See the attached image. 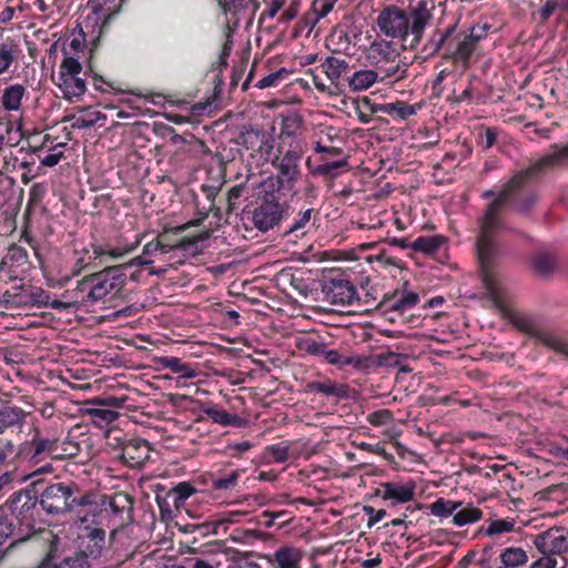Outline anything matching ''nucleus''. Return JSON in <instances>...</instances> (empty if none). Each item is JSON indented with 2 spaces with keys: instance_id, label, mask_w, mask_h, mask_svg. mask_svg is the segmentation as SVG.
<instances>
[{
  "instance_id": "1",
  "label": "nucleus",
  "mask_w": 568,
  "mask_h": 568,
  "mask_svg": "<svg viewBox=\"0 0 568 568\" xmlns=\"http://www.w3.org/2000/svg\"><path fill=\"white\" fill-rule=\"evenodd\" d=\"M568 160V143L552 144L550 152L528 168L517 172L499 192L486 190L481 199L489 201L478 217V234L476 239V255L483 282L488 286L491 281L495 261L499 254V243L496 235L508 230L504 214L509 207L518 214L528 215L536 204V194L525 185L527 181L560 166Z\"/></svg>"
},
{
  "instance_id": "2",
  "label": "nucleus",
  "mask_w": 568,
  "mask_h": 568,
  "mask_svg": "<svg viewBox=\"0 0 568 568\" xmlns=\"http://www.w3.org/2000/svg\"><path fill=\"white\" fill-rule=\"evenodd\" d=\"M435 9L436 0H409L406 8L387 4L379 11L376 24L381 33L398 40L404 49L416 50Z\"/></svg>"
},
{
  "instance_id": "3",
  "label": "nucleus",
  "mask_w": 568,
  "mask_h": 568,
  "mask_svg": "<svg viewBox=\"0 0 568 568\" xmlns=\"http://www.w3.org/2000/svg\"><path fill=\"white\" fill-rule=\"evenodd\" d=\"M37 486L28 485L18 491H14L3 505L0 506V516L11 521L18 531V541H27L36 535L45 537L43 531L48 529H37L38 515Z\"/></svg>"
},
{
  "instance_id": "4",
  "label": "nucleus",
  "mask_w": 568,
  "mask_h": 568,
  "mask_svg": "<svg viewBox=\"0 0 568 568\" xmlns=\"http://www.w3.org/2000/svg\"><path fill=\"white\" fill-rule=\"evenodd\" d=\"M297 347L300 351L344 371L348 368L364 369L369 367L372 362L369 356L355 354L347 347H333L332 343L321 335H308L300 338Z\"/></svg>"
},
{
  "instance_id": "5",
  "label": "nucleus",
  "mask_w": 568,
  "mask_h": 568,
  "mask_svg": "<svg viewBox=\"0 0 568 568\" xmlns=\"http://www.w3.org/2000/svg\"><path fill=\"white\" fill-rule=\"evenodd\" d=\"M206 193V197L209 200V207H203V211L199 210L200 217L195 221L182 225H178L174 227H164L162 232L158 234V239L163 247L164 253H170L174 250H183L187 251L194 245H196L200 241L205 240L209 235L207 233H199L196 235L186 236L183 233L189 229L190 225H200L203 221L209 216L210 213L216 219V223L222 219V211L220 207L214 204L215 192L212 187H202Z\"/></svg>"
},
{
  "instance_id": "6",
  "label": "nucleus",
  "mask_w": 568,
  "mask_h": 568,
  "mask_svg": "<svg viewBox=\"0 0 568 568\" xmlns=\"http://www.w3.org/2000/svg\"><path fill=\"white\" fill-rule=\"evenodd\" d=\"M301 160L302 151L297 145L288 148L278 145L276 154L271 161L276 170V175L265 182L267 187L274 186L284 196H295L297 194L296 183L302 174Z\"/></svg>"
},
{
  "instance_id": "7",
  "label": "nucleus",
  "mask_w": 568,
  "mask_h": 568,
  "mask_svg": "<svg viewBox=\"0 0 568 568\" xmlns=\"http://www.w3.org/2000/svg\"><path fill=\"white\" fill-rule=\"evenodd\" d=\"M292 197L284 196L274 186L267 187V184L264 183L263 195L258 197L256 206L252 211L254 226L262 232L276 227L278 232L283 219L286 217L290 210L287 201Z\"/></svg>"
},
{
  "instance_id": "8",
  "label": "nucleus",
  "mask_w": 568,
  "mask_h": 568,
  "mask_svg": "<svg viewBox=\"0 0 568 568\" xmlns=\"http://www.w3.org/2000/svg\"><path fill=\"white\" fill-rule=\"evenodd\" d=\"M37 486L38 504L50 516H60L70 513V497L73 483L45 484L42 480L31 483Z\"/></svg>"
},
{
  "instance_id": "9",
  "label": "nucleus",
  "mask_w": 568,
  "mask_h": 568,
  "mask_svg": "<svg viewBox=\"0 0 568 568\" xmlns=\"http://www.w3.org/2000/svg\"><path fill=\"white\" fill-rule=\"evenodd\" d=\"M61 440L57 437H45L39 429L34 430L32 438L19 445L17 458L38 465L48 458L62 459L64 453L60 450Z\"/></svg>"
},
{
  "instance_id": "10",
  "label": "nucleus",
  "mask_w": 568,
  "mask_h": 568,
  "mask_svg": "<svg viewBox=\"0 0 568 568\" xmlns=\"http://www.w3.org/2000/svg\"><path fill=\"white\" fill-rule=\"evenodd\" d=\"M446 33L448 37L442 61L450 62L456 69L467 70L473 63L475 44L466 36V32H456L455 26L447 27Z\"/></svg>"
},
{
  "instance_id": "11",
  "label": "nucleus",
  "mask_w": 568,
  "mask_h": 568,
  "mask_svg": "<svg viewBox=\"0 0 568 568\" xmlns=\"http://www.w3.org/2000/svg\"><path fill=\"white\" fill-rule=\"evenodd\" d=\"M126 264L105 266L102 271L92 273L94 282L91 287V303L102 301L108 295L114 297L121 294L126 281V274L123 272Z\"/></svg>"
},
{
  "instance_id": "12",
  "label": "nucleus",
  "mask_w": 568,
  "mask_h": 568,
  "mask_svg": "<svg viewBox=\"0 0 568 568\" xmlns=\"http://www.w3.org/2000/svg\"><path fill=\"white\" fill-rule=\"evenodd\" d=\"M30 270L31 262L27 248L19 243H10L0 261V281L22 282Z\"/></svg>"
},
{
  "instance_id": "13",
  "label": "nucleus",
  "mask_w": 568,
  "mask_h": 568,
  "mask_svg": "<svg viewBox=\"0 0 568 568\" xmlns=\"http://www.w3.org/2000/svg\"><path fill=\"white\" fill-rule=\"evenodd\" d=\"M43 540L48 542V549L41 560L42 568H90V561L82 552L74 550L65 555L59 562L55 561L60 545V538L51 530L43 531Z\"/></svg>"
},
{
  "instance_id": "14",
  "label": "nucleus",
  "mask_w": 568,
  "mask_h": 568,
  "mask_svg": "<svg viewBox=\"0 0 568 568\" xmlns=\"http://www.w3.org/2000/svg\"><path fill=\"white\" fill-rule=\"evenodd\" d=\"M316 212L308 207L296 212L292 217L288 213L283 219L278 234L287 243L296 244L300 239L306 236L315 226Z\"/></svg>"
},
{
  "instance_id": "15",
  "label": "nucleus",
  "mask_w": 568,
  "mask_h": 568,
  "mask_svg": "<svg viewBox=\"0 0 568 568\" xmlns=\"http://www.w3.org/2000/svg\"><path fill=\"white\" fill-rule=\"evenodd\" d=\"M322 293L325 301L333 305H353L361 302V295L351 281L337 276L325 278L322 284Z\"/></svg>"
},
{
  "instance_id": "16",
  "label": "nucleus",
  "mask_w": 568,
  "mask_h": 568,
  "mask_svg": "<svg viewBox=\"0 0 568 568\" xmlns=\"http://www.w3.org/2000/svg\"><path fill=\"white\" fill-rule=\"evenodd\" d=\"M532 544L541 555H562L568 551V529L551 527L534 536Z\"/></svg>"
},
{
  "instance_id": "17",
  "label": "nucleus",
  "mask_w": 568,
  "mask_h": 568,
  "mask_svg": "<svg viewBox=\"0 0 568 568\" xmlns=\"http://www.w3.org/2000/svg\"><path fill=\"white\" fill-rule=\"evenodd\" d=\"M419 302V295L416 292L405 288H396L393 292L385 293L382 300L376 304L385 315L404 314L415 307Z\"/></svg>"
},
{
  "instance_id": "18",
  "label": "nucleus",
  "mask_w": 568,
  "mask_h": 568,
  "mask_svg": "<svg viewBox=\"0 0 568 568\" xmlns=\"http://www.w3.org/2000/svg\"><path fill=\"white\" fill-rule=\"evenodd\" d=\"M149 442L139 437L124 439L118 454L123 465L130 468H139L150 459Z\"/></svg>"
},
{
  "instance_id": "19",
  "label": "nucleus",
  "mask_w": 568,
  "mask_h": 568,
  "mask_svg": "<svg viewBox=\"0 0 568 568\" xmlns=\"http://www.w3.org/2000/svg\"><path fill=\"white\" fill-rule=\"evenodd\" d=\"M105 549V530L100 527H88L84 534L79 537V551L90 558L97 559Z\"/></svg>"
},
{
  "instance_id": "20",
  "label": "nucleus",
  "mask_w": 568,
  "mask_h": 568,
  "mask_svg": "<svg viewBox=\"0 0 568 568\" xmlns=\"http://www.w3.org/2000/svg\"><path fill=\"white\" fill-rule=\"evenodd\" d=\"M415 487L412 480L405 484L387 481L381 484L376 494L384 500H390L392 505L404 504L414 498Z\"/></svg>"
},
{
  "instance_id": "21",
  "label": "nucleus",
  "mask_w": 568,
  "mask_h": 568,
  "mask_svg": "<svg viewBox=\"0 0 568 568\" xmlns=\"http://www.w3.org/2000/svg\"><path fill=\"white\" fill-rule=\"evenodd\" d=\"M141 243V236L131 243L123 246H111L110 244L92 243L93 258L98 260V265L106 264L111 261H118L128 254L132 253Z\"/></svg>"
},
{
  "instance_id": "22",
  "label": "nucleus",
  "mask_w": 568,
  "mask_h": 568,
  "mask_svg": "<svg viewBox=\"0 0 568 568\" xmlns=\"http://www.w3.org/2000/svg\"><path fill=\"white\" fill-rule=\"evenodd\" d=\"M123 2L124 0H103L102 3L94 6L92 12L88 16L87 28L91 20L98 23L102 19L99 33L105 34L114 17L121 11Z\"/></svg>"
},
{
  "instance_id": "23",
  "label": "nucleus",
  "mask_w": 568,
  "mask_h": 568,
  "mask_svg": "<svg viewBox=\"0 0 568 568\" xmlns=\"http://www.w3.org/2000/svg\"><path fill=\"white\" fill-rule=\"evenodd\" d=\"M307 388L311 393L324 396L334 403L349 397V386L329 378L314 381L308 383Z\"/></svg>"
},
{
  "instance_id": "24",
  "label": "nucleus",
  "mask_w": 568,
  "mask_h": 568,
  "mask_svg": "<svg viewBox=\"0 0 568 568\" xmlns=\"http://www.w3.org/2000/svg\"><path fill=\"white\" fill-rule=\"evenodd\" d=\"M528 554L521 547H506L490 559L493 568H524L528 562Z\"/></svg>"
},
{
  "instance_id": "25",
  "label": "nucleus",
  "mask_w": 568,
  "mask_h": 568,
  "mask_svg": "<svg viewBox=\"0 0 568 568\" xmlns=\"http://www.w3.org/2000/svg\"><path fill=\"white\" fill-rule=\"evenodd\" d=\"M28 413L21 407L4 405L0 407V434L13 428L21 429L26 424Z\"/></svg>"
},
{
  "instance_id": "26",
  "label": "nucleus",
  "mask_w": 568,
  "mask_h": 568,
  "mask_svg": "<svg viewBox=\"0 0 568 568\" xmlns=\"http://www.w3.org/2000/svg\"><path fill=\"white\" fill-rule=\"evenodd\" d=\"M321 163L312 166L311 160H307V165L313 175L324 176L326 179L336 178L341 171L347 168L348 162L346 158H339L336 160H328V156H321Z\"/></svg>"
},
{
  "instance_id": "27",
  "label": "nucleus",
  "mask_w": 568,
  "mask_h": 568,
  "mask_svg": "<svg viewBox=\"0 0 568 568\" xmlns=\"http://www.w3.org/2000/svg\"><path fill=\"white\" fill-rule=\"evenodd\" d=\"M103 36L104 34L99 33L94 39L91 40L90 55H89L85 73L90 74V77L92 78L94 89L97 91L104 93V92H109L110 90H116V89L111 81L105 80L102 75H100L95 71L94 54L100 44V40Z\"/></svg>"
},
{
  "instance_id": "28",
  "label": "nucleus",
  "mask_w": 568,
  "mask_h": 568,
  "mask_svg": "<svg viewBox=\"0 0 568 568\" xmlns=\"http://www.w3.org/2000/svg\"><path fill=\"white\" fill-rule=\"evenodd\" d=\"M419 104H408L404 101L377 104L374 111L389 115L393 120L405 121L417 113Z\"/></svg>"
},
{
  "instance_id": "29",
  "label": "nucleus",
  "mask_w": 568,
  "mask_h": 568,
  "mask_svg": "<svg viewBox=\"0 0 568 568\" xmlns=\"http://www.w3.org/2000/svg\"><path fill=\"white\" fill-rule=\"evenodd\" d=\"M70 120L72 121L71 126L73 129L83 130L92 128L97 124L99 126H103V123H101V121H105L106 115L92 106H88L81 108L78 114L72 115Z\"/></svg>"
},
{
  "instance_id": "30",
  "label": "nucleus",
  "mask_w": 568,
  "mask_h": 568,
  "mask_svg": "<svg viewBox=\"0 0 568 568\" xmlns=\"http://www.w3.org/2000/svg\"><path fill=\"white\" fill-rule=\"evenodd\" d=\"M302 552L296 547L283 546L273 554L271 562L274 568H298Z\"/></svg>"
},
{
  "instance_id": "31",
  "label": "nucleus",
  "mask_w": 568,
  "mask_h": 568,
  "mask_svg": "<svg viewBox=\"0 0 568 568\" xmlns=\"http://www.w3.org/2000/svg\"><path fill=\"white\" fill-rule=\"evenodd\" d=\"M21 122H14L10 116H0V152L4 148H12L19 143L18 132Z\"/></svg>"
},
{
  "instance_id": "32",
  "label": "nucleus",
  "mask_w": 568,
  "mask_h": 568,
  "mask_svg": "<svg viewBox=\"0 0 568 568\" xmlns=\"http://www.w3.org/2000/svg\"><path fill=\"white\" fill-rule=\"evenodd\" d=\"M201 412L213 423L222 426H240L241 417L236 414H230L225 409L214 404H202Z\"/></svg>"
},
{
  "instance_id": "33",
  "label": "nucleus",
  "mask_w": 568,
  "mask_h": 568,
  "mask_svg": "<svg viewBox=\"0 0 568 568\" xmlns=\"http://www.w3.org/2000/svg\"><path fill=\"white\" fill-rule=\"evenodd\" d=\"M12 288H13V292L6 291L2 295L3 302L6 304L12 305V306L29 304L31 302L47 304V302L40 301L39 298H37L38 296H42L45 294L42 290H39L38 294L29 295L27 293V288L23 283H21L18 286H13Z\"/></svg>"
},
{
  "instance_id": "34",
  "label": "nucleus",
  "mask_w": 568,
  "mask_h": 568,
  "mask_svg": "<svg viewBox=\"0 0 568 568\" xmlns=\"http://www.w3.org/2000/svg\"><path fill=\"white\" fill-rule=\"evenodd\" d=\"M483 510L470 503L460 501L450 523L457 527L475 524L483 518Z\"/></svg>"
},
{
  "instance_id": "35",
  "label": "nucleus",
  "mask_w": 568,
  "mask_h": 568,
  "mask_svg": "<svg viewBox=\"0 0 568 568\" xmlns=\"http://www.w3.org/2000/svg\"><path fill=\"white\" fill-rule=\"evenodd\" d=\"M396 57H398L397 50L390 42L385 40L374 41L368 50V58L372 59L375 64L394 62Z\"/></svg>"
},
{
  "instance_id": "36",
  "label": "nucleus",
  "mask_w": 568,
  "mask_h": 568,
  "mask_svg": "<svg viewBox=\"0 0 568 568\" xmlns=\"http://www.w3.org/2000/svg\"><path fill=\"white\" fill-rule=\"evenodd\" d=\"M26 93L27 89L22 84L16 83L6 87L1 97L2 108L10 112L19 111Z\"/></svg>"
},
{
  "instance_id": "37",
  "label": "nucleus",
  "mask_w": 568,
  "mask_h": 568,
  "mask_svg": "<svg viewBox=\"0 0 568 568\" xmlns=\"http://www.w3.org/2000/svg\"><path fill=\"white\" fill-rule=\"evenodd\" d=\"M92 405L93 407L87 408L85 415L89 420L99 428L108 426L119 417V413L114 409L106 408L101 404Z\"/></svg>"
},
{
  "instance_id": "38",
  "label": "nucleus",
  "mask_w": 568,
  "mask_h": 568,
  "mask_svg": "<svg viewBox=\"0 0 568 568\" xmlns=\"http://www.w3.org/2000/svg\"><path fill=\"white\" fill-rule=\"evenodd\" d=\"M448 34L445 30H435L432 37L427 40L425 44L419 50L420 55L424 59L433 58L437 54L445 53V42L447 40Z\"/></svg>"
},
{
  "instance_id": "39",
  "label": "nucleus",
  "mask_w": 568,
  "mask_h": 568,
  "mask_svg": "<svg viewBox=\"0 0 568 568\" xmlns=\"http://www.w3.org/2000/svg\"><path fill=\"white\" fill-rule=\"evenodd\" d=\"M335 0H312L308 11L304 16L306 26L314 28L333 9Z\"/></svg>"
},
{
  "instance_id": "40",
  "label": "nucleus",
  "mask_w": 568,
  "mask_h": 568,
  "mask_svg": "<svg viewBox=\"0 0 568 568\" xmlns=\"http://www.w3.org/2000/svg\"><path fill=\"white\" fill-rule=\"evenodd\" d=\"M57 85L62 91L63 98L69 101L82 97L87 90L85 81L79 75L60 79Z\"/></svg>"
},
{
  "instance_id": "41",
  "label": "nucleus",
  "mask_w": 568,
  "mask_h": 568,
  "mask_svg": "<svg viewBox=\"0 0 568 568\" xmlns=\"http://www.w3.org/2000/svg\"><path fill=\"white\" fill-rule=\"evenodd\" d=\"M111 511L121 517L122 523L131 520L133 499L129 494H115L110 500Z\"/></svg>"
},
{
  "instance_id": "42",
  "label": "nucleus",
  "mask_w": 568,
  "mask_h": 568,
  "mask_svg": "<svg viewBox=\"0 0 568 568\" xmlns=\"http://www.w3.org/2000/svg\"><path fill=\"white\" fill-rule=\"evenodd\" d=\"M446 239L443 235L418 236L412 244L410 248L415 252L434 255L444 245Z\"/></svg>"
},
{
  "instance_id": "43",
  "label": "nucleus",
  "mask_w": 568,
  "mask_h": 568,
  "mask_svg": "<svg viewBox=\"0 0 568 568\" xmlns=\"http://www.w3.org/2000/svg\"><path fill=\"white\" fill-rule=\"evenodd\" d=\"M322 69L329 80L335 81L347 73L349 64L345 58L331 55L322 63Z\"/></svg>"
},
{
  "instance_id": "44",
  "label": "nucleus",
  "mask_w": 568,
  "mask_h": 568,
  "mask_svg": "<svg viewBox=\"0 0 568 568\" xmlns=\"http://www.w3.org/2000/svg\"><path fill=\"white\" fill-rule=\"evenodd\" d=\"M460 506V501L446 499L443 497L437 498L428 505L430 514L438 517L440 521L448 518H454L455 510Z\"/></svg>"
},
{
  "instance_id": "45",
  "label": "nucleus",
  "mask_w": 568,
  "mask_h": 568,
  "mask_svg": "<svg viewBox=\"0 0 568 568\" xmlns=\"http://www.w3.org/2000/svg\"><path fill=\"white\" fill-rule=\"evenodd\" d=\"M240 141H229L227 144L221 143L215 151L214 159L219 162L221 170L225 173L226 165L234 162L241 153Z\"/></svg>"
},
{
  "instance_id": "46",
  "label": "nucleus",
  "mask_w": 568,
  "mask_h": 568,
  "mask_svg": "<svg viewBox=\"0 0 568 568\" xmlns=\"http://www.w3.org/2000/svg\"><path fill=\"white\" fill-rule=\"evenodd\" d=\"M237 141H240V144H243L247 150H252L254 152H262L264 148H271L265 133L254 130L241 133Z\"/></svg>"
},
{
  "instance_id": "47",
  "label": "nucleus",
  "mask_w": 568,
  "mask_h": 568,
  "mask_svg": "<svg viewBox=\"0 0 568 568\" xmlns=\"http://www.w3.org/2000/svg\"><path fill=\"white\" fill-rule=\"evenodd\" d=\"M531 266L536 274L546 277L552 274L556 267V260L550 253L537 252L531 256Z\"/></svg>"
},
{
  "instance_id": "48",
  "label": "nucleus",
  "mask_w": 568,
  "mask_h": 568,
  "mask_svg": "<svg viewBox=\"0 0 568 568\" xmlns=\"http://www.w3.org/2000/svg\"><path fill=\"white\" fill-rule=\"evenodd\" d=\"M378 79V73L374 70H359L348 78L349 88L353 91H364L371 88Z\"/></svg>"
},
{
  "instance_id": "49",
  "label": "nucleus",
  "mask_w": 568,
  "mask_h": 568,
  "mask_svg": "<svg viewBox=\"0 0 568 568\" xmlns=\"http://www.w3.org/2000/svg\"><path fill=\"white\" fill-rule=\"evenodd\" d=\"M87 21H88V18L84 20V26L80 27V30L77 34L74 32L72 33L73 37L69 42V47L74 53L83 51V49L85 47V42H87V32H89L90 28H92V31H91L92 33H97L93 37V39L99 34V29H100L99 27L102 23V19L99 20L98 23H95L93 20H91L89 22L88 28H87Z\"/></svg>"
},
{
  "instance_id": "50",
  "label": "nucleus",
  "mask_w": 568,
  "mask_h": 568,
  "mask_svg": "<svg viewBox=\"0 0 568 568\" xmlns=\"http://www.w3.org/2000/svg\"><path fill=\"white\" fill-rule=\"evenodd\" d=\"M196 493L195 487L189 481H181L166 491V495L171 497L172 505L175 509L181 508L185 500Z\"/></svg>"
},
{
  "instance_id": "51",
  "label": "nucleus",
  "mask_w": 568,
  "mask_h": 568,
  "mask_svg": "<svg viewBox=\"0 0 568 568\" xmlns=\"http://www.w3.org/2000/svg\"><path fill=\"white\" fill-rule=\"evenodd\" d=\"M95 498V494L91 491L80 493L79 487L73 483V489H71V497L69 500L70 513H73L79 507H94L95 510L98 508Z\"/></svg>"
},
{
  "instance_id": "52",
  "label": "nucleus",
  "mask_w": 568,
  "mask_h": 568,
  "mask_svg": "<svg viewBox=\"0 0 568 568\" xmlns=\"http://www.w3.org/2000/svg\"><path fill=\"white\" fill-rule=\"evenodd\" d=\"M20 49L18 44L4 42L0 44V74L7 72L11 64L18 60Z\"/></svg>"
},
{
  "instance_id": "53",
  "label": "nucleus",
  "mask_w": 568,
  "mask_h": 568,
  "mask_svg": "<svg viewBox=\"0 0 568 568\" xmlns=\"http://www.w3.org/2000/svg\"><path fill=\"white\" fill-rule=\"evenodd\" d=\"M158 254H165L163 251V247L159 241L158 237L154 240L148 242L143 246L142 256H138L133 258L130 263H125L129 266L135 265H150L153 263L152 260L148 258L149 256L158 255Z\"/></svg>"
},
{
  "instance_id": "54",
  "label": "nucleus",
  "mask_w": 568,
  "mask_h": 568,
  "mask_svg": "<svg viewBox=\"0 0 568 568\" xmlns=\"http://www.w3.org/2000/svg\"><path fill=\"white\" fill-rule=\"evenodd\" d=\"M74 255L75 260L71 268L72 276H78L81 272H83L87 268H94L99 266L98 263H94L97 260L93 258V253L91 254L89 248L74 251Z\"/></svg>"
},
{
  "instance_id": "55",
  "label": "nucleus",
  "mask_w": 568,
  "mask_h": 568,
  "mask_svg": "<svg viewBox=\"0 0 568 568\" xmlns=\"http://www.w3.org/2000/svg\"><path fill=\"white\" fill-rule=\"evenodd\" d=\"M160 363L164 368L170 369L172 373L180 374L183 377H193L194 372L190 364L183 362L175 356H164L160 358Z\"/></svg>"
},
{
  "instance_id": "56",
  "label": "nucleus",
  "mask_w": 568,
  "mask_h": 568,
  "mask_svg": "<svg viewBox=\"0 0 568 568\" xmlns=\"http://www.w3.org/2000/svg\"><path fill=\"white\" fill-rule=\"evenodd\" d=\"M217 4L224 14H237L248 8H253L255 11L258 7L257 0H217Z\"/></svg>"
},
{
  "instance_id": "57",
  "label": "nucleus",
  "mask_w": 568,
  "mask_h": 568,
  "mask_svg": "<svg viewBox=\"0 0 568 568\" xmlns=\"http://www.w3.org/2000/svg\"><path fill=\"white\" fill-rule=\"evenodd\" d=\"M288 515L287 510H280V511H271V510H264L261 513V515L257 517V523L265 528H271L273 526H276L278 529L283 528L284 526L290 524V519H284L282 521L277 523L278 517H286Z\"/></svg>"
},
{
  "instance_id": "58",
  "label": "nucleus",
  "mask_w": 568,
  "mask_h": 568,
  "mask_svg": "<svg viewBox=\"0 0 568 568\" xmlns=\"http://www.w3.org/2000/svg\"><path fill=\"white\" fill-rule=\"evenodd\" d=\"M264 458L268 462L285 463L288 460V446L283 443L267 445L264 448Z\"/></svg>"
},
{
  "instance_id": "59",
  "label": "nucleus",
  "mask_w": 568,
  "mask_h": 568,
  "mask_svg": "<svg viewBox=\"0 0 568 568\" xmlns=\"http://www.w3.org/2000/svg\"><path fill=\"white\" fill-rule=\"evenodd\" d=\"M82 71V64L79 62L78 59L64 55L60 63V71L58 79H64L68 77L79 75Z\"/></svg>"
},
{
  "instance_id": "60",
  "label": "nucleus",
  "mask_w": 568,
  "mask_h": 568,
  "mask_svg": "<svg viewBox=\"0 0 568 568\" xmlns=\"http://www.w3.org/2000/svg\"><path fill=\"white\" fill-rule=\"evenodd\" d=\"M288 74L290 72L285 68H281L261 78L256 82L255 87L258 89L277 87L282 81H284L288 77Z\"/></svg>"
},
{
  "instance_id": "61",
  "label": "nucleus",
  "mask_w": 568,
  "mask_h": 568,
  "mask_svg": "<svg viewBox=\"0 0 568 568\" xmlns=\"http://www.w3.org/2000/svg\"><path fill=\"white\" fill-rule=\"evenodd\" d=\"M9 538H12L8 548H13L16 545L21 544L18 541V531L11 521L0 516V546H2Z\"/></svg>"
},
{
  "instance_id": "62",
  "label": "nucleus",
  "mask_w": 568,
  "mask_h": 568,
  "mask_svg": "<svg viewBox=\"0 0 568 568\" xmlns=\"http://www.w3.org/2000/svg\"><path fill=\"white\" fill-rule=\"evenodd\" d=\"M515 524V520L511 518L491 520L486 528V534L488 536H494L503 532L514 531Z\"/></svg>"
},
{
  "instance_id": "63",
  "label": "nucleus",
  "mask_w": 568,
  "mask_h": 568,
  "mask_svg": "<svg viewBox=\"0 0 568 568\" xmlns=\"http://www.w3.org/2000/svg\"><path fill=\"white\" fill-rule=\"evenodd\" d=\"M476 555L477 554L475 551H468L458 560L454 568H493L490 560H476Z\"/></svg>"
},
{
  "instance_id": "64",
  "label": "nucleus",
  "mask_w": 568,
  "mask_h": 568,
  "mask_svg": "<svg viewBox=\"0 0 568 568\" xmlns=\"http://www.w3.org/2000/svg\"><path fill=\"white\" fill-rule=\"evenodd\" d=\"M541 341L547 347L568 356V342L564 338L554 334H544Z\"/></svg>"
}]
</instances>
